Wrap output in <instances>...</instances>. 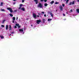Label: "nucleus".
I'll return each mask as SVG.
<instances>
[{
	"mask_svg": "<svg viewBox=\"0 0 79 79\" xmlns=\"http://www.w3.org/2000/svg\"><path fill=\"white\" fill-rule=\"evenodd\" d=\"M38 8H42L43 7V4L41 3H39V5L37 6Z\"/></svg>",
	"mask_w": 79,
	"mask_h": 79,
	"instance_id": "obj_1",
	"label": "nucleus"
},
{
	"mask_svg": "<svg viewBox=\"0 0 79 79\" xmlns=\"http://www.w3.org/2000/svg\"><path fill=\"white\" fill-rule=\"evenodd\" d=\"M7 10H9L10 12V13H12V12H13V10H12V9L10 7H8L7 8Z\"/></svg>",
	"mask_w": 79,
	"mask_h": 79,
	"instance_id": "obj_2",
	"label": "nucleus"
},
{
	"mask_svg": "<svg viewBox=\"0 0 79 79\" xmlns=\"http://www.w3.org/2000/svg\"><path fill=\"white\" fill-rule=\"evenodd\" d=\"M33 16L34 18H37V15H36L35 13H33Z\"/></svg>",
	"mask_w": 79,
	"mask_h": 79,
	"instance_id": "obj_3",
	"label": "nucleus"
},
{
	"mask_svg": "<svg viewBox=\"0 0 79 79\" xmlns=\"http://www.w3.org/2000/svg\"><path fill=\"white\" fill-rule=\"evenodd\" d=\"M69 5H74V1H73V2H70L69 4Z\"/></svg>",
	"mask_w": 79,
	"mask_h": 79,
	"instance_id": "obj_4",
	"label": "nucleus"
},
{
	"mask_svg": "<svg viewBox=\"0 0 79 79\" xmlns=\"http://www.w3.org/2000/svg\"><path fill=\"white\" fill-rule=\"evenodd\" d=\"M41 22V20L40 19H39V20H36V23L37 24H39V23H40Z\"/></svg>",
	"mask_w": 79,
	"mask_h": 79,
	"instance_id": "obj_5",
	"label": "nucleus"
},
{
	"mask_svg": "<svg viewBox=\"0 0 79 79\" xmlns=\"http://www.w3.org/2000/svg\"><path fill=\"white\" fill-rule=\"evenodd\" d=\"M34 2H35V4H37L38 3V0H34Z\"/></svg>",
	"mask_w": 79,
	"mask_h": 79,
	"instance_id": "obj_6",
	"label": "nucleus"
},
{
	"mask_svg": "<svg viewBox=\"0 0 79 79\" xmlns=\"http://www.w3.org/2000/svg\"><path fill=\"white\" fill-rule=\"evenodd\" d=\"M60 11H63V7L61 6H60Z\"/></svg>",
	"mask_w": 79,
	"mask_h": 79,
	"instance_id": "obj_7",
	"label": "nucleus"
},
{
	"mask_svg": "<svg viewBox=\"0 0 79 79\" xmlns=\"http://www.w3.org/2000/svg\"><path fill=\"white\" fill-rule=\"evenodd\" d=\"M20 9H21L22 10H23V11H25V9H24V7H23L22 8H21Z\"/></svg>",
	"mask_w": 79,
	"mask_h": 79,
	"instance_id": "obj_8",
	"label": "nucleus"
},
{
	"mask_svg": "<svg viewBox=\"0 0 79 79\" xmlns=\"http://www.w3.org/2000/svg\"><path fill=\"white\" fill-rule=\"evenodd\" d=\"M23 6V4H20V7L19 8V10H20V9H21V6Z\"/></svg>",
	"mask_w": 79,
	"mask_h": 79,
	"instance_id": "obj_9",
	"label": "nucleus"
},
{
	"mask_svg": "<svg viewBox=\"0 0 79 79\" xmlns=\"http://www.w3.org/2000/svg\"><path fill=\"white\" fill-rule=\"evenodd\" d=\"M45 19L43 18V23H45Z\"/></svg>",
	"mask_w": 79,
	"mask_h": 79,
	"instance_id": "obj_10",
	"label": "nucleus"
},
{
	"mask_svg": "<svg viewBox=\"0 0 79 79\" xmlns=\"http://www.w3.org/2000/svg\"><path fill=\"white\" fill-rule=\"evenodd\" d=\"M19 31L20 32H23V29H19Z\"/></svg>",
	"mask_w": 79,
	"mask_h": 79,
	"instance_id": "obj_11",
	"label": "nucleus"
},
{
	"mask_svg": "<svg viewBox=\"0 0 79 79\" xmlns=\"http://www.w3.org/2000/svg\"><path fill=\"white\" fill-rule=\"evenodd\" d=\"M8 29V25H6V29L7 30Z\"/></svg>",
	"mask_w": 79,
	"mask_h": 79,
	"instance_id": "obj_12",
	"label": "nucleus"
},
{
	"mask_svg": "<svg viewBox=\"0 0 79 79\" xmlns=\"http://www.w3.org/2000/svg\"><path fill=\"white\" fill-rule=\"evenodd\" d=\"M9 28H10V31H11V30H12L11 29V25H10L9 26Z\"/></svg>",
	"mask_w": 79,
	"mask_h": 79,
	"instance_id": "obj_13",
	"label": "nucleus"
},
{
	"mask_svg": "<svg viewBox=\"0 0 79 79\" xmlns=\"http://www.w3.org/2000/svg\"><path fill=\"white\" fill-rule=\"evenodd\" d=\"M13 21H15V19H15V17H13L12 18Z\"/></svg>",
	"mask_w": 79,
	"mask_h": 79,
	"instance_id": "obj_14",
	"label": "nucleus"
},
{
	"mask_svg": "<svg viewBox=\"0 0 79 79\" xmlns=\"http://www.w3.org/2000/svg\"><path fill=\"white\" fill-rule=\"evenodd\" d=\"M51 4H53L54 3V1H52L50 2Z\"/></svg>",
	"mask_w": 79,
	"mask_h": 79,
	"instance_id": "obj_15",
	"label": "nucleus"
},
{
	"mask_svg": "<svg viewBox=\"0 0 79 79\" xmlns=\"http://www.w3.org/2000/svg\"><path fill=\"white\" fill-rule=\"evenodd\" d=\"M77 11V12L78 13H79V9H76Z\"/></svg>",
	"mask_w": 79,
	"mask_h": 79,
	"instance_id": "obj_16",
	"label": "nucleus"
},
{
	"mask_svg": "<svg viewBox=\"0 0 79 79\" xmlns=\"http://www.w3.org/2000/svg\"><path fill=\"white\" fill-rule=\"evenodd\" d=\"M50 15L52 17H53V14H52V13H50Z\"/></svg>",
	"mask_w": 79,
	"mask_h": 79,
	"instance_id": "obj_17",
	"label": "nucleus"
},
{
	"mask_svg": "<svg viewBox=\"0 0 79 79\" xmlns=\"http://www.w3.org/2000/svg\"><path fill=\"white\" fill-rule=\"evenodd\" d=\"M10 16H11V17H13V14H10Z\"/></svg>",
	"mask_w": 79,
	"mask_h": 79,
	"instance_id": "obj_18",
	"label": "nucleus"
},
{
	"mask_svg": "<svg viewBox=\"0 0 79 79\" xmlns=\"http://www.w3.org/2000/svg\"><path fill=\"white\" fill-rule=\"evenodd\" d=\"M47 5H48V4H47V3H46L44 4L45 6H47Z\"/></svg>",
	"mask_w": 79,
	"mask_h": 79,
	"instance_id": "obj_19",
	"label": "nucleus"
},
{
	"mask_svg": "<svg viewBox=\"0 0 79 79\" xmlns=\"http://www.w3.org/2000/svg\"><path fill=\"white\" fill-rule=\"evenodd\" d=\"M6 21V20H3V21H2V23H3H3H5V21Z\"/></svg>",
	"mask_w": 79,
	"mask_h": 79,
	"instance_id": "obj_20",
	"label": "nucleus"
},
{
	"mask_svg": "<svg viewBox=\"0 0 79 79\" xmlns=\"http://www.w3.org/2000/svg\"><path fill=\"white\" fill-rule=\"evenodd\" d=\"M38 15L39 16H41V15H42V14L41 13H38Z\"/></svg>",
	"mask_w": 79,
	"mask_h": 79,
	"instance_id": "obj_21",
	"label": "nucleus"
},
{
	"mask_svg": "<svg viewBox=\"0 0 79 79\" xmlns=\"http://www.w3.org/2000/svg\"><path fill=\"white\" fill-rule=\"evenodd\" d=\"M16 26H19V24L17 23L16 24Z\"/></svg>",
	"mask_w": 79,
	"mask_h": 79,
	"instance_id": "obj_22",
	"label": "nucleus"
},
{
	"mask_svg": "<svg viewBox=\"0 0 79 79\" xmlns=\"http://www.w3.org/2000/svg\"><path fill=\"white\" fill-rule=\"evenodd\" d=\"M3 3L2 2L1 3V6H2L3 5Z\"/></svg>",
	"mask_w": 79,
	"mask_h": 79,
	"instance_id": "obj_23",
	"label": "nucleus"
},
{
	"mask_svg": "<svg viewBox=\"0 0 79 79\" xmlns=\"http://www.w3.org/2000/svg\"><path fill=\"white\" fill-rule=\"evenodd\" d=\"M58 3H59V2H56L55 3V4H56V5L57 4H58Z\"/></svg>",
	"mask_w": 79,
	"mask_h": 79,
	"instance_id": "obj_24",
	"label": "nucleus"
},
{
	"mask_svg": "<svg viewBox=\"0 0 79 79\" xmlns=\"http://www.w3.org/2000/svg\"><path fill=\"white\" fill-rule=\"evenodd\" d=\"M1 39H3V38H4L3 37V36H1Z\"/></svg>",
	"mask_w": 79,
	"mask_h": 79,
	"instance_id": "obj_25",
	"label": "nucleus"
},
{
	"mask_svg": "<svg viewBox=\"0 0 79 79\" xmlns=\"http://www.w3.org/2000/svg\"><path fill=\"white\" fill-rule=\"evenodd\" d=\"M1 10L2 11H5V10L4 9H1Z\"/></svg>",
	"mask_w": 79,
	"mask_h": 79,
	"instance_id": "obj_26",
	"label": "nucleus"
},
{
	"mask_svg": "<svg viewBox=\"0 0 79 79\" xmlns=\"http://www.w3.org/2000/svg\"><path fill=\"white\" fill-rule=\"evenodd\" d=\"M69 1V0H67L66 1V3H68V2Z\"/></svg>",
	"mask_w": 79,
	"mask_h": 79,
	"instance_id": "obj_27",
	"label": "nucleus"
},
{
	"mask_svg": "<svg viewBox=\"0 0 79 79\" xmlns=\"http://www.w3.org/2000/svg\"><path fill=\"white\" fill-rule=\"evenodd\" d=\"M65 5L64 4H62V6H63V7H64Z\"/></svg>",
	"mask_w": 79,
	"mask_h": 79,
	"instance_id": "obj_28",
	"label": "nucleus"
},
{
	"mask_svg": "<svg viewBox=\"0 0 79 79\" xmlns=\"http://www.w3.org/2000/svg\"><path fill=\"white\" fill-rule=\"evenodd\" d=\"M48 21H51V19H48Z\"/></svg>",
	"mask_w": 79,
	"mask_h": 79,
	"instance_id": "obj_29",
	"label": "nucleus"
},
{
	"mask_svg": "<svg viewBox=\"0 0 79 79\" xmlns=\"http://www.w3.org/2000/svg\"><path fill=\"white\" fill-rule=\"evenodd\" d=\"M2 27H5V26H4V25H2Z\"/></svg>",
	"mask_w": 79,
	"mask_h": 79,
	"instance_id": "obj_30",
	"label": "nucleus"
},
{
	"mask_svg": "<svg viewBox=\"0 0 79 79\" xmlns=\"http://www.w3.org/2000/svg\"><path fill=\"white\" fill-rule=\"evenodd\" d=\"M24 0H22V3H24Z\"/></svg>",
	"mask_w": 79,
	"mask_h": 79,
	"instance_id": "obj_31",
	"label": "nucleus"
},
{
	"mask_svg": "<svg viewBox=\"0 0 79 79\" xmlns=\"http://www.w3.org/2000/svg\"><path fill=\"white\" fill-rule=\"evenodd\" d=\"M40 1L41 2H44V0H40Z\"/></svg>",
	"mask_w": 79,
	"mask_h": 79,
	"instance_id": "obj_32",
	"label": "nucleus"
},
{
	"mask_svg": "<svg viewBox=\"0 0 79 79\" xmlns=\"http://www.w3.org/2000/svg\"><path fill=\"white\" fill-rule=\"evenodd\" d=\"M44 1L45 2H47V0H44Z\"/></svg>",
	"mask_w": 79,
	"mask_h": 79,
	"instance_id": "obj_33",
	"label": "nucleus"
},
{
	"mask_svg": "<svg viewBox=\"0 0 79 79\" xmlns=\"http://www.w3.org/2000/svg\"><path fill=\"white\" fill-rule=\"evenodd\" d=\"M41 13H42V14H44V11L42 12H41Z\"/></svg>",
	"mask_w": 79,
	"mask_h": 79,
	"instance_id": "obj_34",
	"label": "nucleus"
},
{
	"mask_svg": "<svg viewBox=\"0 0 79 79\" xmlns=\"http://www.w3.org/2000/svg\"><path fill=\"white\" fill-rule=\"evenodd\" d=\"M18 27H19V28L20 27H21V26L19 25L18 26Z\"/></svg>",
	"mask_w": 79,
	"mask_h": 79,
	"instance_id": "obj_35",
	"label": "nucleus"
},
{
	"mask_svg": "<svg viewBox=\"0 0 79 79\" xmlns=\"http://www.w3.org/2000/svg\"><path fill=\"white\" fill-rule=\"evenodd\" d=\"M14 27L15 28H17V27L16 26H15Z\"/></svg>",
	"mask_w": 79,
	"mask_h": 79,
	"instance_id": "obj_36",
	"label": "nucleus"
},
{
	"mask_svg": "<svg viewBox=\"0 0 79 79\" xmlns=\"http://www.w3.org/2000/svg\"><path fill=\"white\" fill-rule=\"evenodd\" d=\"M44 17H46V14H44Z\"/></svg>",
	"mask_w": 79,
	"mask_h": 79,
	"instance_id": "obj_37",
	"label": "nucleus"
},
{
	"mask_svg": "<svg viewBox=\"0 0 79 79\" xmlns=\"http://www.w3.org/2000/svg\"><path fill=\"white\" fill-rule=\"evenodd\" d=\"M18 17H16V20H18Z\"/></svg>",
	"mask_w": 79,
	"mask_h": 79,
	"instance_id": "obj_38",
	"label": "nucleus"
},
{
	"mask_svg": "<svg viewBox=\"0 0 79 79\" xmlns=\"http://www.w3.org/2000/svg\"><path fill=\"white\" fill-rule=\"evenodd\" d=\"M14 21H15V20H13V21H12L13 23H15Z\"/></svg>",
	"mask_w": 79,
	"mask_h": 79,
	"instance_id": "obj_39",
	"label": "nucleus"
},
{
	"mask_svg": "<svg viewBox=\"0 0 79 79\" xmlns=\"http://www.w3.org/2000/svg\"><path fill=\"white\" fill-rule=\"evenodd\" d=\"M63 15L64 16H65V14H63Z\"/></svg>",
	"mask_w": 79,
	"mask_h": 79,
	"instance_id": "obj_40",
	"label": "nucleus"
},
{
	"mask_svg": "<svg viewBox=\"0 0 79 79\" xmlns=\"http://www.w3.org/2000/svg\"><path fill=\"white\" fill-rule=\"evenodd\" d=\"M37 16V17H39V15H37V16Z\"/></svg>",
	"mask_w": 79,
	"mask_h": 79,
	"instance_id": "obj_41",
	"label": "nucleus"
},
{
	"mask_svg": "<svg viewBox=\"0 0 79 79\" xmlns=\"http://www.w3.org/2000/svg\"><path fill=\"white\" fill-rule=\"evenodd\" d=\"M11 34H14V32H12L11 33Z\"/></svg>",
	"mask_w": 79,
	"mask_h": 79,
	"instance_id": "obj_42",
	"label": "nucleus"
},
{
	"mask_svg": "<svg viewBox=\"0 0 79 79\" xmlns=\"http://www.w3.org/2000/svg\"><path fill=\"white\" fill-rule=\"evenodd\" d=\"M15 12H16V11H17V10H15L14 11Z\"/></svg>",
	"mask_w": 79,
	"mask_h": 79,
	"instance_id": "obj_43",
	"label": "nucleus"
},
{
	"mask_svg": "<svg viewBox=\"0 0 79 79\" xmlns=\"http://www.w3.org/2000/svg\"><path fill=\"white\" fill-rule=\"evenodd\" d=\"M70 11H71V12H72V11H73V10H70Z\"/></svg>",
	"mask_w": 79,
	"mask_h": 79,
	"instance_id": "obj_44",
	"label": "nucleus"
},
{
	"mask_svg": "<svg viewBox=\"0 0 79 79\" xmlns=\"http://www.w3.org/2000/svg\"><path fill=\"white\" fill-rule=\"evenodd\" d=\"M78 2H79V0H77Z\"/></svg>",
	"mask_w": 79,
	"mask_h": 79,
	"instance_id": "obj_45",
	"label": "nucleus"
},
{
	"mask_svg": "<svg viewBox=\"0 0 79 79\" xmlns=\"http://www.w3.org/2000/svg\"><path fill=\"white\" fill-rule=\"evenodd\" d=\"M15 3H13V4H14V5H15Z\"/></svg>",
	"mask_w": 79,
	"mask_h": 79,
	"instance_id": "obj_46",
	"label": "nucleus"
},
{
	"mask_svg": "<svg viewBox=\"0 0 79 79\" xmlns=\"http://www.w3.org/2000/svg\"><path fill=\"white\" fill-rule=\"evenodd\" d=\"M58 11V10H56V11Z\"/></svg>",
	"mask_w": 79,
	"mask_h": 79,
	"instance_id": "obj_47",
	"label": "nucleus"
},
{
	"mask_svg": "<svg viewBox=\"0 0 79 79\" xmlns=\"http://www.w3.org/2000/svg\"><path fill=\"white\" fill-rule=\"evenodd\" d=\"M11 35L10 34V35Z\"/></svg>",
	"mask_w": 79,
	"mask_h": 79,
	"instance_id": "obj_48",
	"label": "nucleus"
},
{
	"mask_svg": "<svg viewBox=\"0 0 79 79\" xmlns=\"http://www.w3.org/2000/svg\"><path fill=\"white\" fill-rule=\"evenodd\" d=\"M31 26H32V25H31Z\"/></svg>",
	"mask_w": 79,
	"mask_h": 79,
	"instance_id": "obj_49",
	"label": "nucleus"
},
{
	"mask_svg": "<svg viewBox=\"0 0 79 79\" xmlns=\"http://www.w3.org/2000/svg\"><path fill=\"white\" fill-rule=\"evenodd\" d=\"M64 1H66V0H64Z\"/></svg>",
	"mask_w": 79,
	"mask_h": 79,
	"instance_id": "obj_50",
	"label": "nucleus"
},
{
	"mask_svg": "<svg viewBox=\"0 0 79 79\" xmlns=\"http://www.w3.org/2000/svg\"><path fill=\"white\" fill-rule=\"evenodd\" d=\"M50 12H49V13H50Z\"/></svg>",
	"mask_w": 79,
	"mask_h": 79,
	"instance_id": "obj_51",
	"label": "nucleus"
}]
</instances>
